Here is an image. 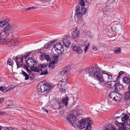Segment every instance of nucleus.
Here are the masks:
<instances>
[{
	"mask_svg": "<svg viewBox=\"0 0 130 130\" xmlns=\"http://www.w3.org/2000/svg\"><path fill=\"white\" fill-rule=\"evenodd\" d=\"M77 10L75 11V13L74 16V20L78 24L84 25V22L82 17L85 14L88 8H82L80 9L79 7H77Z\"/></svg>",
	"mask_w": 130,
	"mask_h": 130,
	"instance_id": "f257e3e1",
	"label": "nucleus"
},
{
	"mask_svg": "<svg viewBox=\"0 0 130 130\" xmlns=\"http://www.w3.org/2000/svg\"><path fill=\"white\" fill-rule=\"evenodd\" d=\"M52 87L48 83L40 82L38 84L37 88L38 90L40 92H43L45 96H47V93L52 88Z\"/></svg>",
	"mask_w": 130,
	"mask_h": 130,
	"instance_id": "f03ea898",
	"label": "nucleus"
},
{
	"mask_svg": "<svg viewBox=\"0 0 130 130\" xmlns=\"http://www.w3.org/2000/svg\"><path fill=\"white\" fill-rule=\"evenodd\" d=\"M94 76L96 77L97 79L100 82L103 83L104 82V79L103 76V74L100 73V69L97 68L96 71L94 73Z\"/></svg>",
	"mask_w": 130,
	"mask_h": 130,
	"instance_id": "7ed1b4c3",
	"label": "nucleus"
},
{
	"mask_svg": "<svg viewBox=\"0 0 130 130\" xmlns=\"http://www.w3.org/2000/svg\"><path fill=\"white\" fill-rule=\"evenodd\" d=\"M94 76L96 77L97 79L100 82L103 83L104 82V79L103 76V74L100 73V69L97 68L96 71L94 73Z\"/></svg>",
	"mask_w": 130,
	"mask_h": 130,
	"instance_id": "20e7f679",
	"label": "nucleus"
},
{
	"mask_svg": "<svg viewBox=\"0 0 130 130\" xmlns=\"http://www.w3.org/2000/svg\"><path fill=\"white\" fill-rule=\"evenodd\" d=\"M94 76L96 77L97 79L100 82L103 83L104 82V79L103 76V74L100 73V69L97 68L96 71L94 73Z\"/></svg>",
	"mask_w": 130,
	"mask_h": 130,
	"instance_id": "39448f33",
	"label": "nucleus"
},
{
	"mask_svg": "<svg viewBox=\"0 0 130 130\" xmlns=\"http://www.w3.org/2000/svg\"><path fill=\"white\" fill-rule=\"evenodd\" d=\"M23 56L18 55L15 57V60L17 66V68L22 67L23 64Z\"/></svg>",
	"mask_w": 130,
	"mask_h": 130,
	"instance_id": "423d86ee",
	"label": "nucleus"
},
{
	"mask_svg": "<svg viewBox=\"0 0 130 130\" xmlns=\"http://www.w3.org/2000/svg\"><path fill=\"white\" fill-rule=\"evenodd\" d=\"M54 49L58 54L62 53L63 51V47L60 43L57 42L53 46Z\"/></svg>",
	"mask_w": 130,
	"mask_h": 130,
	"instance_id": "0eeeda50",
	"label": "nucleus"
},
{
	"mask_svg": "<svg viewBox=\"0 0 130 130\" xmlns=\"http://www.w3.org/2000/svg\"><path fill=\"white\" fill-rule=\"evenodd\" d=\"M67 118L74 127H75L74 125H76L77 119L76 117L73 115L71 114L67 116Z\"/></svg>",
	"mask_w": 130,
	"mask_h": 130,
	"instance_id": "6e6552de",
	"label": "nucleus"
},
{
	"mask_svg": "<svg viewBox=\"0 0 130 130\" xmlns=\"http://www.w3.org/2000/svg\"><path fill=\"white\" fill-rule=\"evenodd\" d=\"M90 118L88 119L86 118L85 119L80 120V121L78 122V124L77 125L78 127L80 129L84 128L88 122V121H87V120H90Z\"/></svg>",
	"mask_w": 130,
	"mask_h": 130,
	"instance_id": "1a4fd4ad",
	"label": "nucleus"
},
{
	"mask_svg": "<svg viewBox=\"0 0 130 130\" xmlns=\"http://www.w3.org/2000/svg\"><path fill=\"white\" fill-rule=\"evenodd\" d=\"M48 64H41L38 66V67H34L31 68L32 71L36 72H39L43 68H45L47 66Z\"/></svg>",
	"mask_w": 130,
	"mask_h": 130,
	"instance_id": "9d476101",
	"label": "nucleus"
},
{
	"mask_svg": "<svg viewBox=\"0 0 130 130\" xmlns=\"http://www.w3.org/2000/svg\"><path fill=\"white\" fill-rule=\"evenodd\" d=\"M79 30L77 28H73L72 31V35L74 38H77L79 36Z\"/></svg>",
	"mask_w": 130,
	"mask_h": 130,
	"instance_id": "9b49d317",
	"label": "nucleus"
},
{
	"mask_svg": "<svg viewBox=\"0 0 130 130\" xmlns=\"http://www.w3.org/2000/svg\"><path fill=\"white\" fill-rule=\"evenodd\" d=\"M12 30L10 24L8 23L4 29V32L6 36H8L12 32Z\"/></svg>",
	"mask_w": 130,
	"mask_h": 130,
	"instance_id": "f8f14e48",
	"label": "nucleus"
},
{
	"mask_svg": "<svg viewBox=\"0 0 130 130\" xmlns=\"http://www.w3.org/2000/svg\"><path fill=\"white\" fill-rule=\"evenodd\" d=\"M63 45L66 47H69L70 45V42L69 40V37H65L63 38L62 40Z\"/></svg>",
	"mask_w": 130,
	"mask_h": 130,
	"instance_id": "ddd939ff",
	"label": "nucleus"
},
{
	"mask_svg": "<svg viewBox=\"0 0 130 130\" xmlns=\"http://www.w3.org/2000/svg\"><path fill=\"white\" fill-rule=\"evenodd\" d=\"M94 68L93 67H90L85 70V71L87 76L89 77L92 75L93 73Z\"/></svg>",
	"mask_w": 130,
	"mask_h": 130,
	"instance_id": "4468645a",
	"label": "nucleus"
},
{
	"mask_svg": "<svg viewBox=\"0 0 130 130\" xmlns=\"http://www.w3.org/2000/svg\"><path fill=\"white\" fill-rule=\"evenodd\" d=\"M26 62L28 67L31 68H31L34 67L35 65V63L34 61L32 59V58H30L26 61Z\"/></svg>",
	"mask_w": 130,
	"mask_h": 130,
	"instance_id": "2eb2a0df",
	"label": "nucleus"
},
{
	"mask_svg": "<svg viewBox=\"0 0 130 130\" xmlns=\"http://www.w3.org/2000/svg\"><path fill=\"white\" fill-rule=\"evenodd\" d=\"M128 91L125 93L124 99L126 101L130 103V84L128 86Z\"/></svg>",
	"mask_w": 130,
	"mask_h": 130,
	"instance_id": "dca6fc26",
	"label": "nucleus"
},
{
	"mask_svg": "<svg viewBox=\"0 0 130 130\" xmlns=\"http://www.w3.org/2000/svg\"><path fill=\"white\" fill-rule=\"evenodd\" d=\"M70 70V68L69 67L66 66L59 73V75L60 76H62L65 75L66 73L69 72Z\"/></svg>",
	"mask_w": 130,
	"mask_h": 130,
	"instance_id": "f3484780",
	"label": "nucleus"
},
{
	"mask_svg": "<svg viewBox=\"0 0 130 130\" xmlns=\"http://www.w3.org/2000/svg\"><path fill=\"white\" fill-rule=\"evenodd\" d=\"M105 84L107 85V86L110 88H114V89L116 87L117 83L116 81H111L107 82Z\"/></svg>",
	"mask_w": 130,
	"mask_h": 130,
	"instance_id": "a211bd4d",
	"label": "nucleus"
},
{
	"mask_svg": "<svg viewBox=\"0 0 130 130\" xmlns=\"http://www.w3.org/2000/svg\"><path fill=\"white\" fill-rule=\"evenodd\" d=\"M123 111L121 109H119L117 111L114 115V118L116 119L121 118L123 116Z\"/></svg>",
	"mask_w": 130,
	"mask_h": 130,
	"instance_id": "6ab92c4d",
	"label": "nucleus"
},
{
	"mask_svg": "<svg viewBox=\"0 0 130 130\" xmlns=\"http://www.w3.org/2000/svg\"><path fill=\"white\" fill-rule=\"evenodd\" d=\"M116 124L119 127L117 130H125L126 128L124 127V124L121 123H119L117 121L115 122Z\"/></svg>",
	"mask_w": 130,
	"mask_h": 130,
	"instance_id": "aec40b11",
	"label": "nucleus"
},
{
	"mask_svg": "<svg viewBox=\"0 0 130 130\" xmlns=\"http://www.w3.org/2000/svg\"><path fill=\"white\" fill-rule=\"evenodd\" d=\"M104 130H117V128H115L111 124L108 123L106 127L103 128Z\"/></svg>",
	"mask_w": 130,
	"mask_h": 130,
	"instance_id": "412c9836",
	"label": "nucleus"
},
{
	"mask_svg": "<svg viewBox=\"0 0 130 130\" xmlns=\"http://www.w3.org/2000/svg\"><path fill=\"white\" fill-rule=\"evenodd\" d=\"M85 5V2L83 0H78L77 5L76 7V11L77 10V7H79L80 9H81L82 8H85L84 7Z\"/></svg>",
	"mask_w": 130,
	"mask_h": 130,
	"instance_id": "4be33fe9",
	"label": "nucleus"
},
{
	"mask_svg": "<svg viewBox=\"0 0 130 130\" xmlns=\"http://www.w3.org/2000/svg\"><path fill=\"white\" fill-rule=\"evenodd\" d=\"M67 81V79H62V80L59 81L58 84L59 88L64 87L66 84Z\"/></svg>",
	"mask_w": 130,
	"mask_h": 130,
	"instance_id": "5701e85b",
	"label": "nucleus"
},
{
	"mask_svg": "<svg viewBox=\"0 0 130 130\" xmlns=\"http://www.w3.org/2000/svg\"><path fill=\"white\" fill-rule=\"evenodd\" d=\"M73 50L75 51L76 52L79 54H81L82 52L83 51L81 48L78 46L74 45L73 47Z\"/></svg>",
	"mask_w": 130,
	"mask_h": 130,
	"instance_id": "b1692460",
	"label": "nucleus"
},
{
	"mask_svg": "<svg viewBox=\"0 0 130 130\" xmlns=\"http://www.w3.org/2000/svg\"><path fill=\"white\" fill-rule=\"evenodd\" d=\"M3 87V86H1L0 87V90L4 93L7 92L8 90H10L12 89L14 87Z\"/></svg>",
	"mask_w": 130,
	"mask_h": 130,
	"instance_id": "393cba45",
	"label": "nucleus"
},
{
	"mask_svg": "<svg viewBox=\"0 0 130 130\" xmlns=\"http://www.w3.org/2000/svg\"><path fill=\"white\" fill-rule=\"evenodd\" d=\"M122 98V95L116 92L115 101L118 102L121 100Z\"/></svg>",
	"mask_w": 130,
	"mask_h": 130,
	"instance_id": "a878e982",
	"label": "nucleus"
},
{
	"mask_svg": "<svg viewBox=\"0 0 130 130\" xmlns=\"http://www.w3.org/2000/svg\"><path fill=\"white\" fill-rule=\"evenodd\" d=\"M123 86L121 85L119 82H118L117 83V84H116V88L114 89V91L118 92V89L120 90H122L123 89Z\"/></svg>",
	"mask_w": 130,
	"mask_h": 130,
	"instance_id": "bb28decb",
	"label": "nucleus"
},
{
	"mask_svg": "<svg viewBox=\"0 0 130 130\" xmlns=\"http://www.w3.org/2000/svg\"><path fill=\"white\" fill-rule=\"evenodd\" d=\"M87 121H88V122L87 123L86 125V127L85 128V130H91V124L92 123L91 120L90 119V120H87Z\"/></svg>",
	"mask_w": 130,
	"mask_h": 130,
	"instance_id": "cd10ccee",
	"label": "nucleus"
},
{
	"mask_svg": "<svg viewBox=\"0 0 130 130\" xmlns=\"http://www.w3.org/2000/svg\"><path fill=\"white\" fill-rule=\"evenodd\" d=\"M103 74H106L109 80H112L113 79L112 75V73L110 72H108L106 71H104L103 72Z\"/></svg>",
	"mask_w": 130,
	"mask_h": 130,
	"instance_id": "c85d7f7f",
	"label": "nucleus"
},
{
	"mask_svg": "<svg viewBox=\"0 0 130 130\" xmlns=\"http://www.w3.org/2000/svg\"><path fill=\"white\" fill-rule=\"evenodd\" d=\"M116 92H117L116 91H115L113 92H111L109 95V97L110 98L112 99L113 100L115 101Z\"/></svg>",
	"mask_w": 130,
	"mask_h": 130,
	"instance_id": "c756f323",
	"label": "nucleus"
},
{
	"mask_svg": "<svg viewBox=\"0 0 130 130\" xmlns=\"http://www.w3.org/2000/svg\"><path fill=\"white\" fill-rule=\"evenodd\" d=\"M69 100V99L67 96L62 98V102L65 104L66 106L68 105V102Z\"/></svg>",
	"mask_w": 130,
	"mask_h": 130,
	"instance_id": "7c9ffc66",
	"label": "nucleus"
},
{
	"mask_svg": "<svg viewBox=\"0 0 130 130\" xmlns=\"http://www.w3.org/2000/svg\"><path fill=\"white\" fill-rule=\"evenodd\" d=\"M8 23V22L6 20H4L2 22L0 21V26L3 27L6 25Z\"/></svg>",
	"mask_w": 130,
	"mask_h": 130,
	"instance_id": "2f4dec72",
	"label": "nucleus"
},
{
	"mask_svg": "<svg viewBox=\"0 0 130 130\" xmlns=\"http://www.w3.org/2000/svg\"><path fill=\"white\" fill-rule=\"evenodd\" d=\"M123 82L127 84H129L130 83V78L125 77L123 78Z\"/></svg>",
	"mask_w": 130,
	"mask_h": 130,
	"instance_id": "473e14b6",
	"label": "nucleus"
},
{
	"mask_svg": "<svg viewBox=\"0 0 130 130\" xmlns=\"http://www.w3.org/2000/svg\"><path fill=\"white\" fill-rule=\"evenodd\" d=\"M53 43L52 42H51L50 43H48L45 44L44 46V48L47 49L50 48L52 45Z\"/></svg>",
	"mask_w": 130,
	"mask_h": 130,
	"instance_id": "72a5a7b5",
	"label": "nucleus"
},
{
	"mask_svg": "<svg viewBox=\"0 0 130 130\" xmlns=\"http://www.w3.org/2000/svg\"><path fill=\"white\" fill-rule=\"evenodd\" d=\"M41 71L40 74L41 75H46L48 73L47 69L45 68H43L42 70Z\"/></svg>",
	"mask_w": 130,
	"mask_h": 130,
	"instance_id": "f704fd0d",
	"label": "nucleus"
},
{
	"mask_svg": "<svg viewBox=\"0 0 130 130\" xmlns=\"http://www.w3.org/2000/svg\"><path fill=\"white\" fill-rule=\"evenodd\" d=\"M22 74L25 77V80H27L29 79V77L28 75L25 72H24L23 70L22 71Z\"/></svg>",
	"mask_w": 130,
	"mask_h": 130,
	"instance_id": "c9c22d12",
	"label": "nucleus"
},
{
	"mask_svg": "<svg viewBox=\"0 0 130 130\" xmlns=\"http://www.w3.org/2000/svg\"><path fill=\"white\" fill-rule=\"evenodd\" d=\"M57 62H55L54 61H53L50 63L49 64L48 66V67L49 68H51L52 69H54L55 67L54 64L56 63Z\"/></svg>",
	"mask_w": 130,
	"mask_h": 130,
	"instance_id": "e433bc0d",
	"label": "nucleus"
},
{
	"mask_svg": "<svg viewBox=\"0 0 130 130\" xmlns=\"http://www.w3.org/2000/svg\"><path fill=\"white\" fill-rule=\"evenodd\" d=\"M11 42L13 43L14 46L19 45L18 43V41L17 40H13L12 39L11 40Z\"/></svg>",
	"mask_w": 130,
	"mask_h": 130,
	"instance_id": "4c0bfd02",
	"label": "nucleus"
},
{
	"mask_svg": "<svg viewBox=\"0 0 130 130\" xmlns=\"http://www.w3.org/2000/svg\"><path fill=\"white\" fill-rule=\"evenodd\" d=\"M121 49L119 47L118 48H116L114 50V52L116 54H119L121 52Z\"/></svg>",
	"mask_w": 130,
	"mask_h": 130,
	"instance_id": "58836bf2",
	"label": "nucleus"
},
{
	"mask_svg": "<svg viewBox=\"0 0 130 130\" xmlns=\"http://www.w3.org/2000/svg\"><path fill=\"white\" fill-rule=\"evenodd\" d=\"M23 68L25 69L27 71V72L28 73H30L31 72V71L29 70L27 67L26 65L23 66Z\"/></svg>",
	"mask_w": 130,
	"mask_h": 130,
	"instance_id": "ea45409f",
	"label": "nucleus"
},
{
	"mask_svg": "<svg viewBox=\"0 0 130 130\" xmlns=\"http://www.w3.org/2000/svg\"><path fill=\"white\" fill-rule=\"evenodd\" d=\"M38 7L36 6L31 7L24 9L25 10H29L33 9H37Z\"/></svg>",
	"mask_w": 130,
	"mask_h": 130,
	"instance_id": "a19ab883",
	"label": "nucleus"
},
{
	"mask_svg": "<svg viewBox=\"0 0 130 130\" xmlns=\"http://www.w3.org/2000/svg\"><path fill=\"white\" fill-rule=\"evenodd\" d=\"M102 105L101 104H100L97 107V111H101L102 109Z\"/></svg>",
	"mask_w": 130,
	"mask_h": 130,
	"instance_id": "79ce46f5",
	"label": "nucleus"
},
{
	"mask_svg": "<svg viewBox=\"0 0 130 130\" xmlns=\"http://www.w3.org/2000/svg\"><path fill=\"white\" fill-rule=\"evenodd\" d=\"M31 52H27L24 55V57L25 59H26L27 58V57L29 56H30V54H31Z\"/></svg>",
	"mask_w": 130,
	"mask_h": 130,
	"instance_id": "37998d69",
	"label": "nucleus"
},
{
	"mask_svg": "<svg viewBox=\"0 0 130 130\" xmlns=\"http://www.w3.org/2000/svg\"><path fill=\"white\" fill-rule=\"evenodd\" d=\"M12 62L13 61L12 60H11L8 59L7 62V64L10 66H11L12 65Z\"/></svg>",
	"mask_w": 130,
	"mask_h": 130,
	"instance_id": "c03bdc74",
	"label": "nucleus"
},
{
	"mask_svg": "<svg viewBox=\"0 0 130 130\" xmlns=\"http://www.w3.org/2000/svg\"><path fill=\"white\" fill-rule=\"evenodd\" d=\"M59 108H61L63 106L65 105L62 102V101L59 103Z\"/></svg>",
	"mask_w": 130,
	"mask_h": 130,
	"instance_id": "a18cd8bd",
	"label": "nucleus"
},
{
	"mask_svg": "<svg viewBox=\"0 0 130 130\" xmlns=\"http://www.w3.org/2000/svg\"><path fill=\"white\" fill-rule=\"evenodd\" d=\"M45 55L43 54L41 55L40 57V59L42 60H45Z\"/></svg>",
	"mask_w": 130,
	"mask_h": 130,
	"instance_id": "49530a36",
	"label": "nucleus"
},
{
	"mask_svg": "<svg viewBox=\"0 0 130 130\" xmlns=\"http://www.w3.org/2000/svg\"><path fill=\"white\" fill-rule=\"evenodd\" d=\"M60 91L62 93H65L66 92V90L65 89L61 88L59 89Z\"/></svg>",
	"mask_w": 130,
	"mask_h": 130,
	"instance_id": "de8ad7c7",
	"label": "nucleus"
},
{
	"mask_svg": "<svg viewBox=\"0 0 130 130\" xmlns=\"http://www.w3.org/2000/svg\"><path fill=\"white\" fill-rule=\"evenodd\" d=\"M6 40L3 39H1L0 38V43L3 44L5 42Z\"/></svg>",
	"mask_w": 130,
	"mask_h": 130,
	"instance_id": "09e8293b",
	"label": "nucleus"
},
{
	"mask_svg": "<svg viewBox=\"0 0 130 130\" xmlns=\"http://www.w3.org/2000/svg\"><path fill=\"white\" fill-rule=\"evenodd\" d=\"M45 59H46L47 61H49L50 60V58L48 55H45Z\"/></svg>",
	"mask_w": 130,
	"mask_h": 130,
	"instance_id": "8fccbe9b",
	"label": "nucleus"
},
{
	"mask_svg": "<svg viewBox=\"0 0 130 130\" xmlns=\"http://www.w3.org/2000/svg\"><path fill=\"white\" fill-rule=\"evenodd\" d=\"M0 115H1L2 116H5L6 115V112L4 111H0Z\"/></svg>",
	"mask_w": 130,
	"mask_h": 130,
	"instance_id": "3c124183",
	"label": "nucleus"
},
{
	"mask_svg": "<svg viewBox=\"0 0 130 130\" xmlns=\"http://www.w3.org/2000/svg\"><path fill=\"white\" fill-rule=\"evenodd\" d=\"M4 130H13V128L11 127H7L6 129H3Z\"/></svg>",
	"mask_w": 130,
	"mask_h": 130,
	"instance_id": "603ef678",
	"label": "nucleus"
},
{
	"mask_svg": "<svg viewBox=\"0 0 130 130\" xmlns=\"http://www.w3.org/2000/svg\"><path fill=\"white\" fill-rule=\"evenodd\" d=\"M42 110L44 112H46L47 113L48 112V111L47 109H46L44 108H42Z\"/></svg>",
	"mask_w": 130,
	"mask_h": 130,
	"instance_id": "864d4df0",
	"label": "nucleus"
},
{
	"mask_svg": "<svg viewBox=\"0 0 130 130\" xmlns=\"http://www.w3.org/2000/svg\"><path fill=\"white\" fill-rule=\"evenodd\" d=\"M89 47V46L88 45L87 46H86L85 47V48L84 49V51L85 53H86V52L87 50L88 49V47Z\"/></svg>",
	"mask_w": 130,
	"mask_h": 130,
	"instance_id": "5fc2aeb1",
	"label": "nucleus"
},
{
	"mask_svg": "<svg viewBox=\"0 0 130 130\" xmlns=\"http://www.w3.org/2000/svg\"><path fill=\"white\" fill-rule=\"evenodd\" d=\"M39 1H40L41 3H44L47 2V0H40Z\"/></svg>",
	"mask_w": 130,
	"mask_h": 130,
	"instance_id": "6e6d98bb",
	"label": "nucleus"
},
{
	"mask_svg": "<svg viewBox=\"0 0 130 130\" xmlns=\"http://www.w3.org/2000/svg\"><path fill=\"white\" fill-rule=\"evenodd\" d=\"M107 8L108 7H107L105 8H104V10L105 11H108L109 10V9Z\"/></svg>",
	"mask_w": 130,
	"mask_h": 130,
	"instance_id": "4d7b16f0",
	"label": "nucleus"
},
{
	"mask_svg": "<svg viewBox=\"0 0 130 130\" xmlns=\"http://www.w3.org/2000/svg\"><path fill=\"white\" fill-rule=\"evenodd\" d=\"M124 73V72L123 71H120L119 72V75L121 76V75H122Z\"/></svg>",
	"mask_w": 130,
	"mask_h": 130,
	"instance_id": "13d9d810",
	"label": "nucleus"
},
{
	"mask_svg": "<svg viewBox=\"0 0 130 130\" xmlns=\"http://www.w3.org/2000/svg\"><path fill=\"white\" fill-rule=\"evenodd\" d=\"M93 50L94 51H96L97 50V48L95 46H93L92 47Z\"/></svg>",
	"mask_w": 130,
	"mask_h": 130,
	"instance_id": "bf43d9fd",
	"label": "nucleus"
},
{
	"mask_svg": "<svg viewBox=\"0 0 130 130\" xmlns=\"http://www.w3.org/2000/svg\"><path fill=\"white\" fill-rule=\"evenodd\" d=\"M4 98H0V103L3 102Z\"/></svg>",
	"mask_w": 130,
	"mask_h": 130,
	"instance_id": "052dcab7",
	"label": "nucleus"
},
{
	"mask_svg": "<svg viewBox=\"0 0 130 130\" xmlns=\"http://www.w3.org/2000/svg\"><path fill=\"white\" fill-rule=\"evenodd\" d=\"M111 103V102L110 101H107V105H109Z\"/></svg>",
	"mask_w": 130,
	"mask_h": 130,
	"instance_id": "680f3d73",
	"label": "nucleus"
},
{
	"mask_svg": "<svg viewBox=\"0 0 130 130\" xmlns=\"http://www.w3.org/2000/svg\"><path fill=\"white\" fill-rule=\"evenodd\" d=\"M51 0H47V2H48L50 5H51V4L50 3L51 2Z\"/></svg>",
	"mask_w": 130,
	"mask_h": 130,
	"instance_id": "e2e57ef3",
	"label": "nucleus"
},
{
	"mask_svg": "<svg viewBox=\"0 0 130 130\" xmlns=\"http://www.w3.org/2000/svg\"><path fill=\"white\" fill-rule=\"evenodd\" d=\"M120 75H119L117 76V80H118L120 78Z\"/></svg>",
	"mask_w": 130,
	"mask_h": 130,
	"instance_id": "0e129e2a",
	"label": "nucleus"
},
{
	"mask_svg": "<svg viewBox=\"0 0 130 130\" xmlns=\"http://www.w3.org/2000/svg\"><path fill=\"white\" fill-rule=\"evenodd\" d=\"M84 0L86 1V2H85L86 3V2H88L89 0Z\"/></svg>",
	"mask_w": 130,
	"mask_h": 130,
	"instance_id": "69168bd1",
	"label": "nucleus"
},
{
	"mask_svg": "<svg viewBox=\"0 0 130 130\" xmlns=\"http://www.w3.org/2000/svg\"><path fill=\"white\" fill-rule=\"evenodd\" d=\"M1 36H2L1 33L0 32V38H1Z\"/></svg>",
	"mask_w": 130,
	"mask_h": 130,
	"instance_id": "338daca9",
	"label": "nucleus"
},
{
	"mask_svg": "<svg viewBox=\"0 0 130 130\" xmlns=\"http://www.w3.org/2000/svg\"><path fill=\"white\" fill-rule=\"evenodd\" d=\"M89 37H90V38H92V36H90V35H89Z\"/></svg>",
	"mask_w": 130,
	"mask_h": 130,
	"instance_id": "774afa93",
	"label": "nucleus"
}]
</instances>
